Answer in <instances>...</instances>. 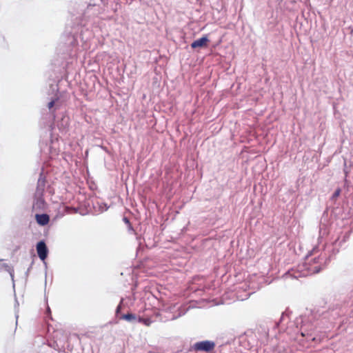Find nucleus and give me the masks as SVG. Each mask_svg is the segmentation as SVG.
Instances as JSON below:
<instances>
[{
    "label": "nucleus",
    "instance_id": "nucleus-1",
    "mask_svg": "<svg viewBox=\"0 0 353 353\" xmlns=\"http://www.w3.org/2000/svg\"><path fill=\"white\" fill-rule=\"evenodd\" d=\"M92 36V32L81 23L66 26L61 37V41L57 47L62 59L65 60L66 65L72 63L77 58L79 51V39L83 43L86 42Z\"/></svg>",
    "mask_w": 353,
    "mask_h": 353
},
{
    "label": "nucleus",
    "instance_id": "nucleus-2",
    "mask_svg": "<svg viewBox=\"0 0 353 353\" xmlns=\"http://www.w3.org/2000/svg\"><path fill=\"white\" fill-rule=\"evenodd\" d=\"M314 266L310 268V270L313 274H318L323 270L325 269L332 261V256L327 255L326 253H321L318 256L311 259Z\"/></svg>",
    "mask_w": 353,
    "mask_h": 353
},
{
    "label": "nucleus",
    "instance_id": "nucleus-3",
    "mask_svg": "<svg viewBox=\"0 0 353 353\" xmlns=\"http://www.w3.org/2000/svg\"><path fill=\"white\" fill-rule=\"evenodd\" d=\"M188 310V308L182 307L181 306H177L176 305H173L163 310L161 315L164 314V316L166 318V320L172 321L184 315L187 312Z\"/></svg>",
    "mask_w": 353,
    "mask_h": 353
},
{
    "label": "nucleus",
    "instance_id": "nucleus-4",
    "mask_svg": "<svg viewBox=\"0 0 353 353\" xmlns=\"http://www.w3.org/2000/svg\"><path fill=\"white\" fill-rule=\"evenodd\" d=\"M216 347V343L213 341L204 340L195 343L190 349L196 352H211Z\"/></svg>",
    "mask_w": 353,
    "mask_h": 353
},
{
    "label": "nucleus",
    "instance_id": "nucleus-5",
    "mask_svg": "<svg viewBox=\"0 0 353 353\" xmlns=\"http://www.w3.org/2000/svg\"><path fill=\"white\" fill-rule=\"evenodd\" d=\"M36 250L39 258L43 262L46 268H47V263L46 262V260L48 258L49 250L45 240L42 239L37 243Z\"/></svg>",
    "mask_w": 353,
    "mask_h": 353
},
{
    "label": "nucleus",
    "instance_id": "nucleus-6",
    "mask_svg": "<svg viewBox=\"0 0 353 353\" xmlns=\"http://www.w3.org/2000/svg\"><path fill=\"white\" fill-rule=\"evenodd\" d=\"M126 300L130 301V304L132 305L134 301H135V298L134 297V296H129L126 297L125 299H124V298L121 299L120 302L118 304V305L117 306L116 310H115V318L116 319H118L120 317V316H121V314H123L124 313V312H122V310H124L126 307L128 308L130 307Z\"/></svg>",
    "mask_w": 353,
    "mask_h": 353
},
{
    "label": "nucleus",
    "instance_id": "nucleus-7",
    "mask_svg": "<svg viewBox=\"0 0 353 353\" xmlns=\"http://www.w3.org/2000/svg\"><path fill=\"white\" fill-rule=\"evenodd\" d=\"M210 39L208 34H203L201 38L191 43L190 47L193 50L206 48L208 47Z\"/></svg>",
    "mask_w": 353,
    "mask_h": 353
},
{
    "label": "nucleus",
    "instance_id": "nucleus-8",
    "mask_svg": "<svg viewBox=\"0 0 353 353\" xmlns=\"http://www.w3.org/2000/svg\"><path fill=\"white\" fill-rule=\"evenodd\" d=\"M46 176L43 173V170L42 169L40 174L39 177L37 181V193L43 195V193L44 192V188L46 186Z\"/></svg>",
    "mask_w": 353,
    "mask_h": 353
},
{
    "label": "nucleus",
    "instance_id": "nucleus-9",
    "mask_svg": "<svg viewBox=\"0 0 353 353\" xmlns=\"http://www.w3.org/2000/svg\"><path fill=\"white\" fill-rule=\"evenodd\" d=\"M35 220L38 225L41 226H46L50 222V216L46 213L36 214Z\"/></svg>",
    "mask_w": 353,
    "mask_h": 353
},
{
    "label": "nucleus",
    "instance_id": "nucleus-10",
    "mask_svg": "<svg viewBox=\"0 0 353 353\" xmlns=\"http://www.w3.org/2000/svg\"><path fill=\"white\" fill-rule=\"evenodd\" d=\"M119 320H123L128 323L135 324L137 323V315L130 312H127L126 313H123L120 316L118 319Z\"/></svg>",
    "mask_w": 353,
    "mask_h": 353
},
{
    "label": "nucleus",
    "instance_id": "nucleus-11",
    "mask_svg": "<svg viewBox=\"0 0 353 353\" xmlns=\"http://www.w3.org/2000/svg\"><path fill=\"white\" fill-rule=\"evenodd\" d=\"M93 208L96 212L101 213L106 211L109 207L105 203L97 201L95 203H93Z\"/></svg>",
    "mask_w": 353,
    "mask_h": 353
},
{
    "label": "nucleus",
    "instance_id": "nucleus-12",
    "mask_svg": "<svg viewBox=\"0 0 353 353\" xmlns=\"http://www.w3.org/2000/svg\"><path fill=\"white\" fill-rule=\"evenodd\" d=\"M46 205V201L41 196L36 198L33 203V208H35L37 210H43L45 208Z\"/></svg>",
    "mask_w": 353,
    "mask_h": 353
},
{
    "label": "nucleus",
    "instance_id": "nucleus-13",
    "mask_svg": "<svg viewBox=\"0 0 353 353\" xmlns=\"http://www.w3.org/2000/svg\"><path fill=\"white\" fill-rule=\"evenodd\" d=\"M299 320H300V323H301V336L305 337V336H306V328H305L306 325L305 324V316L301 315L299 319H296V321L295 323L296 324V327H298V325L299 323Z\"/></svg>",
    "mask_w": 353,
    "mask_h": 353
},
{
    "label": "nucleus",
    "instance_id": "nucleus-14",
    "mask_svg": "<svg viewBox=\"0 0 353 353\" xmlns=\"http://www.w3.org/2000/svg\"><path fill=\"white\" fill-rule=\"evenodd\" d=\"M307 340H311L314 343H320L321 339V337L318 335H314L312 330H308L306 329V336Z\"/></svg>",
    "mask_w": 353,
    "mask_h": 353
},
{
    "label": "nucleus",
    "instance_id": "nucleus-15",
    "mask_svg": "<svg viewBox=\"0 0 353 353\" xmlns=\"http://www.w3.org/2000/svg\"><path fill=\"white\" fill-rule=\"evenodd\" d=\"M350 238V234L349 233H345L342 239L340 240L339 238H337L334 242H333V244L332 245L333 246H336L337 245H339V247H342L343 246V244L345 243L346 241H348Z\"/></svg>",
    "mask_w": 353,
    "mask_h": 353
},
{
    "label": "nucleus",
    "instance_id": "nucleus-16",
    "mask_svg": "<svg viewBox=\"0 0 353 353\" xmlns=\"http://www.w3.org/2000/svg\"><path fill=\"white\" fill-rule=\"evenodd\" d=\"M152 322V321H151V319L148 317L145 318V317H143L141 316H137V323H142L145 325L149 326V325H150Z\"/></svg>",
    "mask_w": 353,
    "mask_h": 353
},
{
    "label": "nucleus",
    "instance_id": "nucleus-17",
    "mask_svg": "<svg viewBox=\"0 0 353 353\" xmlns=\"http://www.w3.org/2000/svg\"><path fill=\"white\" fill-rule=\"evenodd\" d=\"M291 313L292 312L288 308H287L283 312H282L279 321L276 323L275 325L279 326V324L282 323L285 321V317L289 318V316Z\"/></svg>",
    "mask_w": 353,
    "mask_h": 353
},
{
    "label": "nucleus",
    "instance_id": "nucleus-18",
    "mask_svg": "<svg viewBox=\"0 0 353 353\" xmlns=\"http://www.w3.org/2000/svg\"><path fill=\"white\" fill-rule=\"evenodd\" d=\"M341 192V189L340 188H337L334 190L332 195L331 196L330 201L332 203H335V201L336 200V199L340 196Z\"/></svg>",
    "mask_w": 353,
    "mask_h": 353
},
{
    "label": "nucleus",
    "instance_id": "nucleus-19",
    "mask_svg": "<svg viewBox=\"0 0 353 353\" xmlns=\"http://www.w3.org/2000/svg\"><path fill=\"white\" fill-rule=\"evenodd\" d=\"M122 220L127 225L128 232H134V230L130 223V219L125 216H123Z\"/></svg>",
    "mask_w": 353,
    "mask_h": 353
},
{
    "label": "nucleus",
    "instance_id": "nucleus-20",
    "mask_svg": "<svg viewBox=\"0 0 353 353\" xmlns=\"http://www.w3.org/2000/svg\"><path fill=\"white\" fill-rule=\"evenodd\" d=\"M59 99V97L57 94H56L54 97L51 98V100L48 103L47 105L50 110H51L54 108L55 102L58 101Z\"/></svg>",
    "mask_w": 353,
    "mask_h": 353
},
{
    "label": "nucleus",
    "instance_id": "nucleus-21",
    "mask_svg": "<svg viewBox=\"0 0 353 353\" xmlns=\"http://www.w3.org/2000/svg\"><path fill=\"white\" fill-rule=\"evenodd\" d=\"M58 125H61L62 128H65L69 125V117L66 116H63L61 118V121L60 123H58Z\"/></svg>",
    "mask_w": 353,
    "mask_h": 353
},
{
    "label": "nucleus",
    "instance_id": "nucleus-22",
    "mask_svg": "<svg viewBox=\"0 0 353 353\" xmlns=\"http://www.w3.org/2000/svg\"><path fill=\"white\" fill-rule=\"evenodd\" d=\"M341 248V247H339L338 245L336 246H333L332 250L329 252V255L332 256V260L334 259V256H336L340 252Z\"/></svg>",
    "mask_w": 353,
    "mask_h": 353
},
{
    "label": "nucleus",
    "instance_id": "nucleus-23",
    "mask_svg": "<svg viewBox=\"0 0 353 353\" xmlns=\"http://www.w3.org/2000/svg\"><path fill=\"white\" fill-rule=\"evenodd\" d=\"M50 90H52V92H59L58 84H57V83L50 84Z\"/></svg>",
    "mask_w": 353,
    "mask_h": 353
},
{
    "label": "nucleus",
    "instance_id": "nucleus-24",
    "mask_svg": "<svg viewBox=\"0 0 353 353\" xmlns=\"http://www.w3.org/2000/svg\"><path fill=\"white\" fill-rule=\"evenodd\" d=\"M46 314L48 317H49L50 319L52 320V316H51V310L50 307L48 305L46 311Z\"/></svg>",
    "mask_w": 353,
    "mask_h": 353
},
{
    "label": "nucleus",
    "instance_id": "nucleus-25",
    "mask_svg": "<svg viewBox=\"0 0 353 353\" xmlns=\"http://www.w3.org/2000/svg\"><path fill=\"white\" fill-rule=\"evenodd\" d=\"M33 264H34V260H32L30 265L29 266V268H28V270H26V272L25 273L26 276H28L29 272H30V270L32 269Z\"/></svg>",
    "mask_w": 353,
    "mask_h": 353
},
{
    "label": "nucleus",
    "instance_id": "nucleus-26",
    "mask_svg": "<svg viewBox=\"0 0 353 353\" xmlns=\"http://www.w3.org/2000/svg\"><path fill=\"white\" fill-rule=\"evenodd\" d=\"M344 165H345V168L343 169V172H344V174H345V178H346L348 174H349V170L346 168V161H345V163H344Z\"/></svg>",
    "mask_w": 353,
    "mask_h": 353
},
{
    "label": "nucleus",
    "instance_id": "nucleus-27",
    "mask_svg": "<svg viewBox=\"0 0 353 353\" xmlns=\"http://www.w3.org/2000/svg\"><path fill=\"white\" fill-rule=\"evenodd\" d=\"M20 249V246L17 245L15 247V248L13 250V252H17Z\"/></svg>",
    "mask_w": 353,
    "mask_h": 353
},
{
    "label": "nucleus",
    "instance_id": "nucleus-28",
    "mask_svg": "<svg viewBox=\"0 0 353 353\" xmlns=\"http://www.w3.org/2000/svg\"><path fill=\"white\" fill-rule=\"evenodd\" d=\"M328 209H329V208H328V207H327V208H326V210H325L324 211V212H323V214H325V213H327V212Z\"/></svg>",
    "mask_w": 353,
    "mask_h": 353
},
{
    "label": "nucleus",
    "instance_id": "nucleus-29",
    "mask_svg": "<svg viewBox=\"0 0 353 353\" xmlns=\"http://www.w3.org/2000/svg\"><path fill=\"white\" fill-rule=\"evenodd\" d=\"M101 148L104 150L107 151V148L105 146H101Z\"/></svg>",
    "mask_w": 353,
    "mask_h": 353
},
{
    "label": "nucleus",
    "instance_id": "nucleus-30",
    "mask_svg": "<svg viewBox=\"0 0 353 353\" xmlns=\"http://www.w3.org/2000/svg\"><path fill=\"white\" fill-rule=\"evenodd\" d=\"M19 317V316L17 314H16V319H17ZM16 325H17V320L16 321Z\"/></svg>",
    "mask_w": 353,
    "mask_h": 353
}]
</instances>
